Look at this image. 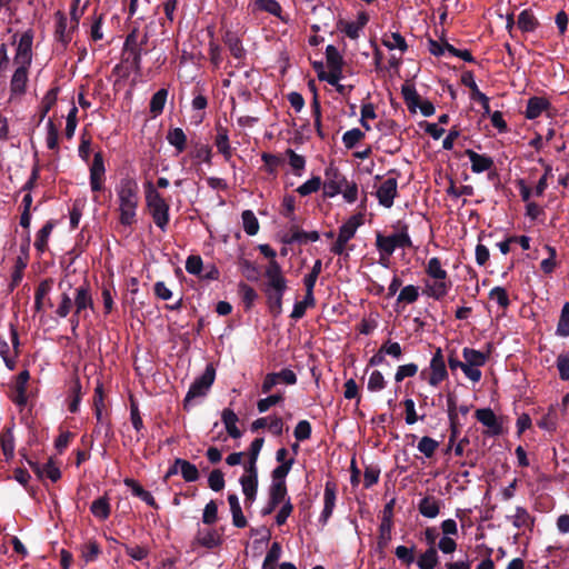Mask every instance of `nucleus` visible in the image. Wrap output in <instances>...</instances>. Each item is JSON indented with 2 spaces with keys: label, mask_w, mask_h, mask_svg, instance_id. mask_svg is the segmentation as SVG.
Returning <instances> with one entry per match:
<instances>
[{
  "label": "nucleus",
  "mask_w": 569,
  "mask_h": 569,
  "mask_svg": "<svg viewBox=\"0 0 569 569\" xmlns=\"http://www.w3.org/2000/svg\"><path fill=\"white\" fill-rule=\"evenodd\" d=\"M419 298V288L413 284H408L400 290L397 298L398 302L413 303Z\"/></svg>",
  "instance_id": "nucleus-46"
},
{
  "label": "nucleus",
  "mask_w": 569,
  "mask_h": 569,
  "mask_svg": "<svg viewBox=\"0 0 569 569\" xmlns=\"http://www.w3.org/2000/svg\"><path fill=\"white\" fill-rule=\"evenodd\" d=\"M397 193L398 181L392 177L387 178L376 191L379 204L383 206L385 208H391L393 206Z\"/></svg>",
  "instance_id": "nucleus-12"
},
{
  "label": "nucleus",
  "mask_w": 569,
  "mask_h": 569,
  "mask_svg": "<svg viewBox=\"0 0 569 569\" xmlns=\"http://www.w3.org/2000/svg\"><path fill=\"white\" fill-rule=\"evenodd\" d=\"M31 468L40 478H48L52 482L60 479L61 472L58 466L52 460H49L44 465L30 462Z\"/></svg>",
  "instance_id": "nucleus-22"
},
{
  "label": "nucleus",
  "mask_w": 569,
  "mask_h": 569,
  "mask_svg": "<svg viewBox=\"0 0 569 569\" xmlns=\"http://www.w3.org/2000/svg\"><path fill=\"white\" fill-rule=\"evenodd\" d=\"M347 178L332 164L325 170L323 194L333 198L342 191Z\"/></svg>",
  "instance_id": "nucleus-10"
},
{
  "label": "nucleus",
  "mask_w": 569,
  "mask_h": 569,
  "mask_svg": "<svg viewBox=\"0 0 569 569\" xmlns=\"http://www.w3.org/2000/svg\"><path fill=\"white\" fill-rule=\"evenodd\" d=\"M557 368L562 380H569V355H560L557 358Z\"/></svg>",
  "instance_id": "nucleus-64"
},
{
  "label": "nucleus",
  "mask_w": 569,
  "mask_h": 569,
  "mask_svg": "<svg viewBox=\"0 0 569 569\" xmlns=\"http://www.w3.org/2000/svg\"><path fill=\"white\" fill-rule=\"evenodd\" d=\"M90 511L96 518L106 520L111 511L109 499L107 497L96 499L90 506Z\"/></svg>",
  "instance_id": "nucleus-33"
},
{
  "label": "nucleus",
  "mask_w": 569,
  "mask_h": 569,
  "mask_svg": "<svg viewBox=\"0 0 569 569\" xmlns=\"http://www.w3.org/2000/svg\"><path fill=\"white\" fill-rule=\"evenodd\" d=\"M216 379V369L212 365H208L200 377H197L191 383L184 400L183 407L188 409L196 398L207 396Z\"/></svg>",
  "instance_id": "nucleus-6"
},
{
  "label": "nucleus",
  "mask_w": 569,
  "mask_h": 569,
  "mask_svg": "<svg viewBox=\"0 0 569 569\" xmlns=\"http://www.w3.org/2000/svg\"><path fill=\"white\" fill-rule=\"evenodd\" d=\"M476 418L483 426L488 427L493 435H499L501 431V426L498 422V419L495 412L491 409H478L476 411Z\"/></svg>",
  "instance_id": "nucleus-23"
},
{
  "label": "nucleus",
  "mask_w": 569,
  "mask_h": 569,
  "mask_svg": "<svg viewBox=\"0 0 569 569\" xmlns=\"http://www.w3.org/2000/svg\"><path fill=\"white\" fill-rule=\"evenodd\" d=\"M221 419H222V422L226 427V430L228 432V435L231 437V438H239L241 436V432L240 430L238 429L237 427V422H238V417L237 415L234 413L233 410L227 408L222 411V416H221Z\"/></svg>",
  "instance_id": "nucleus-28"
},
{
  "label": "nucleus",
  "mask_w": 569,
  "mask_h": 569,
  "mask_svg": "<svg viewBox=\"0 0 569 569\" xmlns=\"http://www.w3.org/2000/svg\"><path fill=\"white\" fill-rule=\"evenodd\" d=\"M56 30L54 37L63 47H67L72 39V31L76 28L73 24L68 26V18L61 11L56 12Z\"/></svg>",
  "instance_id": "nucleus-15"
},
{
  "label": "nucleus",
  "mask_w": 569,
  "mask_h": 569,
  "mask_svg": "<svg viewBox=\"0 0 569 569\" xmlns=\"http://www.w3.org/2000/svg\"><path fill=\"white\" fill-rule=\"evenodd\" d=\"M281 556V546L279 542H273L270 549L267 552V556L263 560L262 568L263 569H274V567L268 568V563H276Z\"/></svg>",
  "instance_id": "nucleus-62"
},
{
  "label": "nucleus",
  "mask_w": 569,
  "mask_h": 569,
  "mask_svg": "<svg viewBox=\"0 0 569 569\" xmlns=\"http://www.w3.org/2000/svg\"><path fill=\"white\" fill-rule=\"evenodd\" d=\"M411 246L412 242L407 227L389 236H383L381 232L376 234V247L381 256V260L390 258L397 248H410Z\"/></svg>",
  "instance_id": "nucleus-5"
},
{
  "label": "nucleus",
  "mask_w": 569,
  "mask_h": 569,
  "mask_svg": "<svg viewBox=\"0 0 569 569\" xmlns=\"http://www.w3.org/2000/svg\"><path fill=\"white\" fill-rule=\"evenodd\" d=\"M216 147L219 153L223 156L226 161H229L231 159L232 149L229 143L228 130L226 128L219 127L217 129Z\"/></svg>",
  "instance_id": "nucleus-26"
},
{
  "label": "nucleus",
  "mask_w": 569,
  "mask_h": 569,
  "mask_svg": "<svg viewBox=\"0 0 569 569\" xmlns=\"http://www.w3.org/2000/svg\"><path fill=\"white\" fill-rule=\"evenodd\" d=\"M228 502L232 515L233 526L237 528H244L247 526V519L242 513L238 496L236 493H230L228 496Z\"/></svg>",
  "instance_id": "nucleus-24"
},
{
  "label": "nucleus",
  "mask_w": 569,
  "mask_h": 569,
  "mask_svg": "<svg viewBox=\"0 0 569 569\" xmlns=\"http://www.w3.org/2000/svg\"><path fill=\"white\" fill-rule=\"evenodd\" d=\"M387 382L379 370H373L368 379L367 388L370 392H378L385 389Z\"/></svg>",
  "instance_id": "nucleus-45"
},
{
  "label": "nucleus",
  "mask_w": 569,
  "mask_h": 569,
  "mask_svg": "<svg viewBox=\"0 0 569 569\" xmlns=\"http://www.w3.org/2000/svg\"><path fill=\"white\" fill-rule=\"evenodd\" d=\"M77 113L78 108L76 106H72L67 114V123L64 129V134L67 139H71L74 134L76 128H77Z\"/></svg>",
  "instance_id": "nucleus-58"
},
{
  "label": "nucleus",
  "mask_w": 569,
  "mask_h": 569,
  "mask_svg": "<svg viewBox=\"0 0 569 569\" xmlns=\"http://www.w3.org/2000/svg\"><path fill=\"white\" fill-rule=\"evenodd\" d=\"M177 465L180 466V475L187 482H193L199 479L198 468L188 460L177 458Z\"/></svg>",
  "instance_id": "nucleus-36"
},
{
  "label": "nucleus",
  "mask_w": 569,
  "mask_h": 569,
  "mask_svg": "<svg viewBox=\"0 0 569 569\" xmlns=\"http://www.w3.org/2000/svg\"><path fill=\"white\" fill-rule=\"evenodd\" d=\"M197 541L208 548L212 549L221 543L220 535L214 529L200 530L197 536Z\"/></svg>",
  "instance_id": "nucleus-30"
},
{
  "label": "nucleus",
  "mask_w": 569,
  "mask_h": 569,
  "mask_svg": "<svg viewBox=\"0 0 569 569\" xmlns=\"http://www.w3.org/2000/svg\"><path fill=\"white\" fill-rule=\"evenodd\" d=\"M73 305L77 315H83L84 318L88 316L87 310L93 308V300L88 286L83 284L76 288Z\"/></svg>",
  "instance_id": "nucleus-16"
},
{
  "label": "nucleus",
  "mask_w": 569,
  "mask_h": 569,
  "mask_svg": "<svg viewBox=\"0 0 569 569\" xmlns=\"http://www.w3.org/2000/svg\"><path fill=\"white\" fill-rule=\"evenodd\" d=\"M286 290H264L270 312L277 317L282 312V297Z\"/></svg>",
  "instance_id": "nucleus-29"
},
{
  "label": "nucleus",
  "mask_w": 569,
  "mask_h": 569,
  "mask_svg": "<svg viewBox=\"0 0 569 569\" xmlns=\"http://www.w3.org/2000/svg\"><path fill=\"white\" fill-rule=\"evenodd\" d=\"M52 223L51 222H47L37 233V239H36V242H34V247L39 250V251H43L47 247V243H48V239L51 234V231H52Z\"/></svg>",
  "instance_id": "nucleus-49"
},
{
  "label": "nucleus",
  "mask_w": 569,
  "mask_h": 569,
  "mask_svg": "<svg viewBox=\"0 0 569 569\" xmlns=\"http://www.w3.org/2000/svg\"><path fill=\"white\" fill-rule=\"evenodd\" d=\"M315 302L316 300L313 293L306 292L303 300L295 303L290 317L296 320L302 318L307 308L315 306Z\"/></svg>",
  "instance_id": "nucleus-37"
},
{
  "label": "nucleus",
  "mask_w": 569,
  "mask_h": 569,
  "mask_svg": "<svg viewBox=\"0 0 569 569\" xmlns=\"http://www.w3.org/2000/svg\"><path fill=\"white\" fill-rule=\"evenodd\" d=\"M439 447V442L428 436H425L418 442V450L423 453L427 458H431L437 448Z\"/></svg>",
  "instance_id": "nucleus-44"
},
{
  "label": "nucleus",
  "mask_w": 569,
  "mask_h": 569,
  "mask_svg": "<svg viewBox=\"0 0 569 569\" xmlns=\"http://www.w3.org/2000/svg\"><path fill=\"white\" fill-rule=\"evenodd\" d=\"M383 44L390 50L399 49L401 52L407 50L406 40L399 32L391 33L383 40Z\"/></svg>",
  "instance_id": "nucleus-51"
},
{
  "label": "nucleus",
  "mask_w": 569,
  "mask_h": 569,
  "mask_svg": "<svg viewBox=\"0 0 569 569\" xmlns=\"http://www.w3.org/2000/svg\"><path fill=\"white\" fill-rule=\"evenodd\" d=\"M0 447L6 457V460H9L13 457L14 453V438L12 435V429L7 428L0 435Z\"/></svg>",
  "instance_id": "nucleus-34"
},
{
  "label": "nucleus",
  "mask_w": 569,
  "mask_h": 569,
  "mask_svg": "<svg viewBox=\"0 0 569 569\" xmlns=\"http://www.w3.org/2000/svg\"><path fill=\"white\" fill-rule=\"evenodd\" d=\"M549 106L548 100L541 97H532L528 100L526 117L528 119L538 118Z\"/></svg>",
  "instance_id": "nucleus-27"
},
{
  "label": "nucleus",
  "mask_w": 569,
  "mask_h": 569,
  "mask_svg": "<svg viewBox=\"0 0 569 569\" xmlns=\"http://www.w3.org/2000/svg\"><path fill=\"white\" fill-rule=\"evenodd\" d=\"M46 144L50 150L58 149V128L54 126L51 119H49L47 122Z\"/></svg>",
  "instance_id": "nucleus-56"
},
{
  "label": "nucleus",
  "mask_w": 569,
  "mask_h": 569,
  "mask_svg": "<svg viewBox=\"0 0 569 569\" xmlns=\"http://www.w3.org/2000/svg\"><path fill=\"white\" fill-rule=\"evenodd\" d=\"M466 156L471 163V171L473 173H482L490 170L495 162L491 157L487 154H480L471 149L466 150Z\"/></svg>",
  "instance_id": "nucleus-18"
},
{
  "label": "nucleus",
  "mask_w": 569,
  "mask_h": 569,
  "mask_svg": "<svg viewBox=\"0 0 569 569\" xmlns=\"http://www.w3.org/2000/svg\"><path fill=\"white\" fill-rule=\"evenodd\" d=\"M368 22V16L366 13H360L358 16V21L348 22L340 20L337 24L338 29L342 31L350 39H358L360 36V31Z\"/></svg>",
  "instance_id": "nucleus-20"
},
{
  "label": "nucleus",
  "mask_w": 569,
  "mask_h": 569,
  "mask_svg": "<svg viewBox=\"0 0 569 569\" xmlns=\"http://www.w3.org/2000/svg\"><path fill=\"white\" fill-rule=\"evenodd\" d=\"M538 26V21L533 13L529 10H523L518 17V27L523 32H531Z\"/></svg>",
  "instance_id": "nucleus-40"
},
{
  "label": "nucleus",
  "mask_w": 569,
  "mask_h": 569,
  "mask_svg": "<svg viewBox=\"0 0 569 569\" xmlns=\"http://www.w3.org/2000/svg\"><path fill=\"white\" fill-rule=\"evenodd\" d=\"M452 287V282L448 279H426L423 295L435 300L443 299Z\"/></svg>",
  "instance_id": "nucleus-13"
},
{
  "label": "nucleus",
  "mask_w": 569,
  "mask_h": 569,
  "mask_svg": "<svg viewBox=\"0 0 569 569\" xmlns=\"http://www.w3.org/2000/svg\"><path fill=\"white\" fill-rule=\"evenodd\" d=\"M462 357L465 359V376L472 382H479L481 379L480 367L485 366L487 361V355L471 348H463Z\"/></svg>",
  "instance_id": "nucleus-7"
},
{
  "label": "nucleus",
  "mask_w": 569,
  "mask_h": 569,
  "mask_svg": "<svg viewBox=\"0 0 569 569\" xmlns=\"http://www.w3.org/2000/svg\"><path fill=\"white\" fill-rule=\"evenodd\" d=\"M363 137L365 133L360 129L353 128L343 133L342 142L347 149H352Z\"/></svg>",
  "instance_id": "nucleus-52"
},
{
  "label": "nucleus",
  "mask_w": 569,
  "mask_h": 569,
  "mask_svg": "<svg viewBox=\"0 0 569 569\" xmlns=\"http://www.w3.org/2000/svg\"><path fill=\"white\" fill-rule=\"evenodd\" d=\"M326 59L329 69H336L337 71L342 69V57L335 46L329 44L326 48Z\"/></svg>",
  "instance_id": "nucleus-43"
},
{
  "label": "nucleus",
  "mask_w": 569,
  "mask_h": 569,
  "mask_svg": "<svg viewBox=\"0 0 569 569\" xmlns=\"http://www.w3.org/2000/svg\"><path fill=\"white\" fill-rule=\"evenodd\" d=\"M119 202L120 223L131 226L136 221L139 203V186L133 178H122L116 187Z\"/></svg>",
  "instance_id": "nucleus-2"
},
{
  "label": "nucleus",
  "mask_w": 569,
  "mask_h": 569,
  "mask_svg": "<svg viewBox=\"0 0 569 569\" xmlns=\"http://www.w3.org/2000/svg\"><path fill=\"white\" fill-rule=\"evenodd\" d=\"M167 98V89H160L152 96L150 100V112L153 114V117L159 116L163 111Z\"/></svg>",
  "instance_id": "nucleus-39"
},
{
  "label": "nucleus",
  "mask_w": 569,
  "mask_h": 569,
  "mask_svg": "<svg viewBox=\"0 0 569 569\" xmlns=\"http://www.w3.org/2000/svg\"><path fill=\"white\" fill-rule=\"evenodd\" d=\"M427 279H445L448 278L447 271L442 268L441 261L437 257H432L428 260L426 267Z\"/></svg>",
  "instance_id": "nucleus-35"
},
{
  "label": "nucleus",
  "mask_w": 569,
  "mask_h": 569,
  "mask_svg": "<svg viewBox=\"0 0 569 569\" xmlns=\"http://www.w3.org/2000/svg\"><path fill=\"white\" fill-rule=\"evenodd\" d=\"M321 184L322 182L320 177H312L311 179L307 180L301 186H299L297 188V192L300 196L306 197L313 192H317L320 189Z\"/></svg>",
  "instance_id": "nucleus-48"
},
{
  "label": "nucleus",
  "mask_w": 569,
  "mask_h": 569,
  "mask_svg": "<svg viewBox=\"0 0 569 569\" xmlns=\"http://www.w3.org/2000/svg\"><path fill=\"white\" fill-rule=\"evenodd\" d=\"M401 93L411 113H416L417 109H419L425 117H430L435 113V106L429 100H422L413 84L405 83L401 88Z\"/></svg>",
  "instance_id": "nucleus-8"
},
{
  "label": "nucleus",
  "mask_w": 569,
  "mask_h": 569,
  "mask_svg": "<svg viewBox=\"0 0 569 569\" xmlns=\"http://www.w3.org/2000/svg\"><path fill=\"white\" fill-rule=\"evenodd\" d=\"M167 141L176 148L177 153H181L187 147V136L181 128L170 129L167 133Z\"/></svg>",
  "instance_id": "nucleus-31"
},
{
  "label": "nucleus",
  "mask_w": 569,
  "mask_h": 569,
  "mask_svg": "<svg viewBox=\"0 0 569 569\" xmlns=\"http://www.w3.org/2000/svg\"><path fill=\"white\" fill-rule=\"evenodd\" d=\"M418 372V366L416 363H407L399 366L395 373V381L401 382L405 378L413 377Z\"/></svg>",
  "instance_id": "nucleus-55"
},
{
  "label": "nucleus",
  "mask_w": 569,
  "mask_h": 569,
  "mask_svg": "<svg viewBox=\"0 0 569 569\" xmlns=\"http://www.w3.org/2000/svg\"><path fill=\"white\" fill-rule=\"evenodd\" d=\"M287 495L286 483L272 482L270 486L269 498L273 503H281Z\"/></svg>",
  "instance_id": "nucleus-59"
},
{
  "label": "nucleus",
  "mask_w": 569,
  "mask_h": 569,
  "mask_svg": "<svg viewBox=\"0 0 569 569\" xmlns=\"http://www.w3.org/2000/svg\"><path fill=\"white\" fill-rule=\"evenodd\" d=\"M508 519L518 529L526 528L531 522L530 515L523 507H517L515 515L509 516Z\"/></svg>",
  "instance_id": "nucleus-42"
},
{
  "label": "nucleus",
  "mask_w": 569,
  "mask_h": 569,
  "mask_svg": "<svg viewBox=\"0 0 569 569\" xmlns=\"http://www.w3.org/2000/svg\"><path fill=\"white\" fill-rule=\"evenodd\" d=\"M286 154L288 156V161H289V164H290L293 173L296 176L300 177L306 167L305 157L296 153L292 149H288L286 151Z\"/></svg>",
  "instance_id": "nucleus-41"
},
{
  "label": "nucleus",
  "mask_w": 569,
  "mask_h": 569,
  "mask_svg": "<svg viewBox=\"0 0 569 569\" xmlns=\"http://www.w3.org/2000/svg\"><path fill=\"white\" fill-rule=\"evenodd\" d=\"M239 292L242 297V301L246 306L247 309L251 308V306L253 305V302L256 301V299L258 298V295L256 292V290L246 284V283H240L239 286Z\"/></svg>",
  "instance_id": "nucleus-57"
},
{
  "label": "nucleus",
  "mask_w": 569,
  "mask_h": 569,
  "mask_svg": "<svg viewBox=\"0 0 569 569\" xmlns=\"http://www.w3.org/2000/svg\"><path fill=\"white\" fill-rule=\"evenodd\" d=\"M208 485L213 491H220L224 487V476L221 470L214 469L208 477Z\"/></svg>",
  "instance_id": "nucleus-61"
},
{
  "label": "nucleus",
  "mask_w": 569,
  "mask_h": 569,
  "mask_svg": "<svg viewBox=\"0 0 569 569\" xmlns=\"http://www.w3.org/2000/svg\"><path fill=\"white\" fill-rule=\"evenodd\" d=\"M217 519H218V506L213 500H211L206 505V507L203 509L202 521L206 525H212L217 521Z\"/></svg>",
  "instance_id": "nucleus-63"
},
{
  "label": "nucleus",
  "mask_w": 569,
  "mask_h": 569,
  "mask_svg": "<svg viewBox=\"0 0 569 569\" xmlns=\"http://www.w3.org/2000/svg\"><path fill=\"white\" fill-rule=\"evenodd\" d=\"M263 438H256L249 448V459L244 465V472L240 477L239 482L241 485L242 492L244 495V502L247 506H251L257 497L258 490V468L257 460L263 446Z\"/></svg>",
  "instance_id": "nucleus-3"
},
{
  "label": "nucleus",
  "mask_w": 569,
  "mask_h": 569,
  "mask_svg": "<svg viewBox=\"0 0 569 569\" xmlns=\"http://www.w3.org/2000/svg\"><path fill=\"white\" fill-rule=\"evenodd\" d=\"M100 553V547L96 541H89L81 548V556L86 562H91L97 559Z\"/></svg>",
  "instance_id": "nucleus-54"
},
{
  "label": "nucleus",
  "mask_w": 569,
  "mask_h": 569,
  "mask_svg": "<svg viewBox=\"0 0 569 569\" xmlns=\"http://www.w3.org/2000/svg\"><path fill=\"white\" fill-rule=\"evenodd\" d=\"M146 203L154 224L162 231H166L170 220V207L150 182L146 186Z\"/></svg>",
  "instance_id": "nucleus-4"
},
{
  "label": "nucleus",
  "mask_w": 569,
  "mask_h": 569,
  "mask_svg": "<svg viewBox=\"0 0 569 569\" xmlns=\"http://www.w3.org/2000/svg\"><path fill=\"white\" fill-rule=\"evenodd\" d=\"M557 335L561 337L569 336V302L562 307L560 319L557 326Z\"/></svg>",
  "instance_id": "nucleus-50"
},
{
  "label": "nucleus",
  "mask_w": 569,
  "mask_h": 569,
  "mask_svg": "<svg viewBox=\"0 0 569 569\" xmlns=\"http://www.w3.org/2000/svg\"><path fill=\"white\" fill-rule=\"evenodd\" d=\"M223 42L229 49L231 56L237 59L239 63H242L246 59L247 51L243 48L239 36L236 32L228 30L223 36Z\"/></svg>",
  "instance_id": "nucleus-17"
},
{
  "label": "nucleus",
  "mask_w": 569,
  "mask_h": 569,
  "mask_svg": "<svg viewBox=\"0 0 569 569\" xmlns=\"http://www.w3.org/2000/svg\"><path fill=\"white\" fill-rule=\"evenodd\" d=\"M243 230L248 236H254L259 231V221L251 210H244L241 214Z\"/></svg>",
  "instance_id": "nucleus-38"
},
{
  "label": "nucleus",
  "mask_w": 569,
  "mask_h": 569,
  "mask_svg": "<svg viewBox=\"0 0 569 569\" xmlns=\"http://www.w3.org/2000/svg\"><path fill=\"white\" fill-rule=\"evenodd\" d=\"M341 74L342 69H338V71L336 69H329L328 72L320 71L318 77L320 80H325L331 86H338V90L342 91L343 87L338 84L339 80L341 79Z\"/></svg>",
  "instance_id": "nucleus-53"
},
{
  "label": "nucleus",
  "mask_w": 569,
  "mask_h": 569,
  "mask_svg": "<svg viewBox=\"0 0 569 569\" xmlns=\"http://www.w3.org/2000/svg\"><path fill=\"white\" fill-rule=\"evenodd\" d=\"M337 499V489L336 485L331 481H327L325 486L323 492V509L319 517V521L322 525H326L329 518L332 516Z\"/></svg>",
  "instance_id": "nucleus-14"
},
{
  "label": "nucleus",
  "mask_w": 569,
  "mask_h": 569,
  "mask_svg": "<svg viewBox=\"0 0 569 569\" xmlns=\"http://www.w3.org/2000/svg\"><path fill=\"white\" fill-rule=\"evenodd\" d=\"M439 562L437 549L429 547L423 553H421L417 560L419 569H435Z\"/></svg>",
  "instance_id": "nucleus-32"
},
{
  "label": "nucleus",
  "mask_w": 569,
  "mask_h": 569,
  "mask_svg": "<svg viewBox=\"0 0 569 569\" xmlns=\"http://www.w3.org/2000/svg\"><path fill=\"white\" fill-rule=\"evenodd\" d=\"M442 501L435 496H426L418 503L419 513L429 519H435L439 516Z\"/></svg>",
  "instance_id": "nucleus-19"
},
{
  "label": "nucleus",
  "mask_w": 569,
  "mask_h": 569,
  "mask_svg": "<svg viewBox=\"0 0 569 569\" xmlns=\"http://www.w3.org/2000/svg\"><path fill=\"white\" fill-rule=\"evenodd\" d=\"M123 482L128 488L131 489L133 496L139 497L150 507L158 508L157 502L151 492L144 490L134 479L126 478Z\"/></svg>",
  "instance_id": "nucleus-25"
},
{
  "label": "nucleus",
  "mask_w": 569,
  "mask_h": 569,
  "mask_svg": "<svg viewBox=\"0 0 569 569\" xmlns=\"http://www.w3.org/2000/svg\"><path fill=\"white\" fill-rule=\"evenodd\" d=\"M264 276L267 278V283L264 290H286L287 289V280L282 274V270L280 264L276 261H269Z\"/></svg>",
  "instance_id": "nucleus-11"
},
{
  "label": "nucleus",
  "mask_w": 569,
  "mask_h": 569,
  "mask_svg": "<svg viewBox=\"0 0 569 569\" xmlns=\"http://www.w3.org/2000/svg\"><path fill=\"white\" fill-rule=\"evenodd\" d=\"M32 32L26 31L21 34L13 59L16 70L12 74L10 89L13 94H22L26 92L28 83V71L32 61Z\"/></svg>",
  "instance_id": "nucleus-1"
},
{
  "label": "nucleus",
  "mask_w": 569,
  "mask_h": 569,
  "mask_svg": "<svg viewBox=\"0 0 569 569\" xmlns=\"http://www.w3.org/2000/svg\"><path fill=\"white\" fill-rule=\"evenodd\" d=\"M430 375L427 378L431 387H438L448 378L446 359L440 347L436 348L429 363Z\"/></svg>",
  "instance_id": "nucleus-9"
},
{
  "label": "nucleus",
  "mask_w": 569,
  "mask_h": 569,
  "mask_svg": "<svg viewBox=\"0 0 569 569\" xmlns=\"http://www.w3.org/2000/svg\"><path fill=\"white\" fill-rule=\"evenodd\" d=\"M295 459H288L286 462H282L272 471V482L286 483V477L289 473Z\"/></svg>",
  "instance_id": "nucleus-47"
},
{
  "label": "nucleus",
  "mask_w": 569,
  "mask_h": 569,
  "mask_svg": "<svg viewBox=\"0 0 569 569\" xmlns=\"http://www.w3.org/2000/svg\"><path fill=\"white\" fill-rule=\"evenodd\" d=\"M489 298L496 301L500 307L506 308L509 306L508 293L502 287H495L489 292Z\"/></svg>",
  "instance_id": "nucleus-60"
},
{
  "label": "nucleus",
  "mask_w": 569,
  "mask_h": 569,
  "mask_svg": "<svg viewBox=\"0 0 569 569\" xmlns=\"http://www.w3.org/2000/svg\"><path fill=\"white\" fill-rule=\"evenodd\" d=\"M363 223V216L357 213L351 216L340 228L338 238L341 241L349 242L356 234L358 228Z\"/></svg>",
  "instance_id": "nucleus-21"
}]
</instances>
